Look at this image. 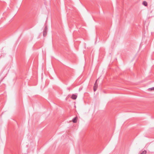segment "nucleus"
<instances>
[{"label": "nucleus", "instance_id": "1", "mask_svg": "<svg viewBox=\"0 0 154 154\" xmlns=\"http://www.w3.org/2000/svg\"><path fill=\"white\" fill-rule=\"evenodd\" d=\"M47 26H45L43 32V35L44 37L47 34Z\"/></svg>", "mask_w": 154, "mask_h": 154}, {"label": "nucleus", "instance_id": "2", "mask_svg": "<svg viewBox=\"0 0 154 154\" xmlns=\"http://www.w3.org/2000/svg\"><path fill=\"white\" fill-rule=\"evenodd\" d=\"M97 80H96L94 84V91H96L98 85L97 83Z\"/></svg>", "mask_w": 154, "mask_h": 154}, {"label": "nucleus", "instance_id": "3", "mask_svg": "<svg viewBox=\"0 0 154 154\" xmlns=\"http://www.w3.org/2000/svg\"><path fill=\"white\" fill-rule=\"evenodd\" d=\"M77 97V95L75 94H73L71 98L73 100H75L76 99Z\"/></svg>", "mask_w": 154, "mask_h": 154}, {"label": "nucleus", "instance_id": "4", "mask_svg": "<svg viewBox=\"0 0 154 154\" xmlns=\"http://www.w3.org/2000/svg\"><path fill=\"white\" fill-rule=\"evenodd\" d=\"M77 117L74 118L72 119V122L73 123H76L77 122Z\"/></svg>", "mask_w": 154, "mask_h": 154}, {"label": "nucleus", "instance_id": "5", "mask_svg": "<svg viewBox=\"0 0 154 154\" xmlns=\"http://www.w3.org/2000/svg\"><path fill=\"white\" fill-rule=\"evenodd\" d=\"M143 4L145 6H147V3L146 1H143Z\"/></svg>", "mask_w": 154, "mask_h": 154}, {"label": "nucleus", "instance_id": "6", "mask_svg": "<svg viewBox=\"0 0 154 154\" xmlns=\"http://www.w3.org/2000/svg\"><path fill=\"white\" fill-rule=\"evenodd\" d=\"M148 90L149 91L154 90V87H152L151 88H149Z\"/></svg>", "mask_w": 154, "mask_h": 154}, {"label": "nucleus", "instance_id": "7", "mask_svg": "<svg viewBox=\"0 0 154 154\" xmlns=\"http://www.w3.org/2000/svg\"><path fill=\"white\" fill-rule=\"evenodd\" d=\"M146 150H144L140 154H146Z\"/></svg>", "mask_w": 154, "mask_h": 154}, {"label": "nucleus", "instance_id": "8", "mask_svg": "<svg viewBox=\"0 0 154 154\" xmlns=\"http://www.w3.org/2000/svg\"><path fill=\"white\" fill-rule=\"evenodd\" d=\"M67 89H68V90H69V88H67Z\"/></svg>", "mask_w": 154, "mask_h": 154}]
</instances>
